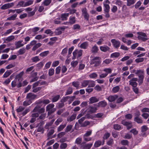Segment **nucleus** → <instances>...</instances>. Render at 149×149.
Wrapping results in <instances>:
<instances>
[{"label":"nucleus","instance_id":"603ef678","mask_svg":"<svg viewBox=\"0 0 149 149\" xmlns=\"http://www.w3.org/2000/svg\"><path fill=\"white\" fill-rule=\"evenodd\" d=\"M78 52V50L77 49L75 50L73 52V57L72 58V59H74L76 58L77 53Z\"/></svg>","mask_w":149,"mask_h":149},{"label":"nucleus","instance_id":"5701e85b","mask_svg":"<svg viewBox=\"0 0 149 149\" xmlns=\"http://www.w3.org/2000/svg\"><path fill=\"white\" fill-rule=\"evenodd\" d=\"M104 6L105 7V8L104 9V12H109L110 7L109 5L106 3H104Z\"/></svg>","mask_w":149,"mask_h":149},{"label":"nucleus","instance_id":"9d476101","mask_svg":"<svg viewBox=\"0 0 149 149\" xmlns=\"http://www.w3.org/2000/svg\"><path fill=\"white\" fill-rule=\"evenodd\" d=\"M37 95L32 93H28L26 96V98L30 99V100H34L36 97Z\"/></svg>","mask_w":149,"mask_h":149},{"label":"nucleus","instance_id":"aec40b11","mask_svg":"<svg viewBox=\"0 0 149 149\" xmlns=\"http://www.w3.org/2000/svg\"><path fill=\"white\" fill-rule=\"evenodd\" d=\"M22 41H19L15 43L16 48L17 49L23 46L24 44H22Z\"/></svg>","mask_w":149,"mask_h":149},{"label":"nucleus","instance_id":"4be33fe9","mask_svg":"<svg viewBox=\"0 0 149 149\" xmlns=\"http://www.w3.org/2000/svg\"><path fill=\"white\" fill-rule=\"evenodd\" d=\"M127 1V5L128 6L133 5L136 2V0H126Z\"/></svg>","mask_w":149,"mask_h":149},{"label":"nucleus","instance_id":"a211bd4d","mask_svg":"<svg viewBox=\"0 0 149 149\" xmlns=\"http://www.w3.org/2000/svg\"><path fill=\"white\" fill-rule=\"evenodd\" d=\"M75 17V16L72 17H70L69 18V22L70 23V25H72L76 22Z\"/></svg>","mask_w":149,"mask_h":149},{"label":"nucleus","instance_id":"473e14b6","mask_svg":"<svg viewBox=\"0 0 149 149\" xmlns=\"http://www.w3.org/2000/svg\"><path fill=\"white\" fill-rule=\"evenodd\" d=\"M120 89V87L118 86H117L113 87L112 89L113 92L115 93L118 91Z\"/></svg>","mask_w":149,"mask_h":149},{"label":"nucleus","instance_id":"de8ad7c7","mask_svg":"<svg viewBox=\"0 0 149 149\" xmlns=\"http://www.w3.org/2000/svg\"><path fill=\"white\" fill-rule=\"evenodd\" d=\"M19 55H22L24 54L25 52V50L24 48L20 49L18 51Z\"/></svg>","mask_w":149,"mask_h":149},{"label":"nucleus","instance_id":"f3484780","mask_svg":"<svg viewBox=\"0 0 149 149\" xmlns=\"http://www.w3.org/2000/svg\"><path fill=\"white\" fill-rule=\"evenodd\" d=\"M100 49L101 51L106 52L107 51H109L110 48L107 46H101L100 47Z\"/></svg>","mask_w":149,"mask_h":149},{"label":"nucleus","instance_id":"58836bf2","mask_svg":"<svg viewBox=\"0 0 149 149\" xmlns=\"http://www.w3.org/2000/svg\"><path fill=\"white\" fill-rule=\"evenodd\" d=\"M90 122L86 120L84 121L83 123H82L81 125V127H85L90 124Z\"/></svg>","mask_w":149,"mask_h":149},{"label":"nucleus","instance_id":"bf43d9fd","mask_svg":"<svg viewBox=\"0 0 149 149\" xmlns=\"http://www.w3.org/2000/svg\"><path fill=\"white\" fill-rule=\"evenodd\" d=\"M129 141L126 140H123L121 141V143L124 146H126L128 145Z\"/></svg>","mask_w":149,"mask_h":149},{"label":"nucleus","instance_id":"bb28decb","mask_svg":"<svg viewBox=\"0 0 149 149\" xmlns=\"http://www.w3.org/2000/svg\"><path fill=\"white\" fill-rule=\"evenodd\" d=\"M88 87H94L95 85V82L93 81L88 80Z\"/></svg>","mask_w":149,"mask_h":149},{"label":"nucleus","instance_id":"c03bdc74","mask_svg":"<svg viewBox=\"0 0 149 149\" xmlns=\"http://www.w3.org/2000/svg\"><path fill=\"white\" fill-rule=\"evenodd\" d=\"M65 126V125H60L57 129V131L59 132L61 131Z\"/></svg>","mask_w":149,"mask_h":149},{"label":"nucleus","instance_id":"c9c22d12","mask_svg":"<svg viewBox=\"0 0 149 149\" xmlns=\"http://www.w3.org/2000/svg\"><path fill=\"white\" fill-rule=\"evenodd\" d=\"M102 144V141H101L98 140L96 141L94 144V146L96 148H97L99 147Z\"/></svg>","mask_w":149,"mask_h":149},{"label":"nucleus","instance_id":"2f4dec72","mask_svg":"<svg viewBox=\"0 0 149 149\" xmlns=\"http://www.w3.org/2000/svg\"><path fill=\"white\" fill-rule=\"evenodd\" d=\"M88 45L87 42H84L80 45V47L82 49H86L88 47Z\"/></svg>","mask_w":149,"mask_h":149},{"label":"nucleus","instance_id":"5fc2aeb1","mask_svg":"<svg viewBox=\"0 0 149 149\" xmlns=\"http://www.w3.org/2000/svg\"><path fill=\"white\" fill-rule=\"evenodd\" d=\"M54 70L53 68H50L49 70L48 74L50 76H52L53 75L54 73Z\"/></svg>","mask_w":149,"mask_h":149},{"label":"nucleus","instance_id":"9b49d317","mask_svg":"<svg viewBox=\"0 0 149 149\" xmlns=\"http://www.w3.org/2000/svg\"><path fill=\"white\" fill-rule=\"evenodd\" d=\"M36 105L33 110V112H37L42 107L41 104L38 103V101L36 102Z\"/></svg>","mask_w":149,"mask_h":149},{"label":"nucleus","instance_id":"393cba45","mask_svg":"<svg viewBox=\"0 0 149 149\" xmlns=\"http://www.w3.org/2000/svg\"><path fill=\"white\" fill-rule=\"evenodd\" d=\"M95 106V107L93 106H90L89 107V108L90 109V111L92 113H95L97 110V107L96 106Z\"/></svg>","mask_w":149,"mask_h":149},{"label":"nucleus","instance_id":"b1692460","mask_svg":"<svg viewBox=\"0 0 149 149\" xmlns=\"http://www.w3.org/2000/svg\"><path fill=\"white\" fill-rule=\"evenodd\" d=\"M42 45V44L40 43L36 44L33 47L32 49L33 51H35L38 48L40 47Z\"/></svg>","mask_w":149,"mask_h":149},{"label":"nucleus","instance_id":"79ce46f5","mask_svg":"<svg viewBox=\"0 0 149 149\" xmlns=\"http://www.w3.org/2000/svg\"><path fill=\"white\" fill-rule=\"evenodd\" d=\"M113 127L115 130H120L121 128V126L118 124H114Z\"/></svg>","mask_w":149,"mask_h":149},{"label":"nucleus","instance_id":"774afa93","mask_svg":"<svg viewBox=\"0 0 149 149\" xmlns=\"http://www.w3.org/2000/svg\"><path fill=\"white\" fill-rule=\"evenodd\" d=\"M97 76V74L95 72H93L91 74L89 75V77L91 78H94Z\"/></svg>","mask_w":149,"mask_h":149},{"label":"nucleus","instance_id":"c756f323","mask_svg":"<svg viewBox=\"0 0 149 149\" xmlns=\"http://www.w3.org/2000/svg\"><path fill=\"white\" fill-rule=\"evenodd\" d=\"M120 54L119 52H115L112 53L111 55V58H117L120 56Z\"/></svg>","mask_w":149,"mask_h":149},{"label":"nucleus","instance_id":"f704fd0d","mask_svg":"<svg viewBox=\"0 0 149 149\" xmlns=\"http://www.w3.org/2000/svg\"><path fill=\"white\" fill-rule=\"evenodd\" d=\"M17 14H15L13 15H12L11 16L8 17L7 18V20H15L16 17H17Z\"/></svg>","mask_w":149,"mask_h":149},{"label":"nucleus","instance_id":"6e6552de","mask_svg":"<svg viewBox=\"0 0 149 149\" xmlns=\"http://www.w3.org/2000/svg\"><path fill=\"white\" fill-rule=\"evenodd\" d=\"M14 5V3L12 2L4 4L1 8L2 10H5L12 7Z\"/></svg>","mask_w":149,"mask_h":149},{"label":"nucleus","instance_id":"20e7f679","mask_svg":"<svg viewBox=\"0 0 149 149\" xmlns=\"http://www.w3.org/2000/svg\"><path fill=\"white\" fill-rule=\"evenodd\" d=\"M143 71H141V70H137L136 72V74H138L139 77L138 82L139 84H142L143 82V80L144 77L143 74Z\"/></svg>","mask_w":149,"mask_h":149},{"label":"nucleus","instance_id":"1a4fd4ad","mask_svg":"<svg viewBox=\"0 0 149 149\" xmlns=\"http://www.w3.org/2000/svg\"><path fill=\"white\" fill-rule=\"evenodd\" d=\"M89 100V104H90L98 102L99 100V98H97L96 96L92 97L90 98Z\"/></svg>","mask_w":149,"mask_h":149},{"label":"nucleus","instance_id":"c85d7f7f","mask_svg":"<svg viewBox=\"0 0 149 149\" xmlns=\"http://www.w3.org/2000/svg\"><path fill=\"white\" fill-rule=\"evenodd\" d=\"M24 72L23 71H22L16 76L15 79H18V81H19L20 78L22 77L23 75L24 74Z\"/></svg>","mask_w":149,"mask_h":149},{"label":"nucleus","instance_id":"72a5a7b5","mask_svg":"<svg viewBox=\"0 0 149 149\" xmlns=\"http://www.w3.org/2000/svg\"><path fill=\"white\" fill-rule=\"evenodd\" d=\"M31 60L33 62H36L40 60V59L39 58L38 56H35L31 58Z\"/></svg>","mask_w":149,"mask_h":149},{"label":"nucleus","instance_id":"864d4df0","mask_svg":"<svg viewBox=\"0 0 149 149\" xmlns=\"http://www.w3.org/2000/svg\"><path fill=\"white\" fill-rule=\"evenodd\" d=\"M65 134V132H61L57 135V138H61Z\"/></svg>","mask_w":149,"mask_h":149},{"label":"nucleus","instance_id":"f03ea898","mask_svg":"<svg viewBox=\"0 0 149 149\" xmlns=\"http://www.w3.org/2000/svg\"><path fill=\"white\" fill-rule=\"evenodd\" d=\"M101 58L100 57L96 56L92 59L90 61V64H94L95 67L99 66L101 63Z\"/></svg>","mask_w":149,"mask_h":149},{"label":"nucleus","instance_id":"49530a36","mask_svg":"<svg viewBox=\"0 0 149 149\" xmlns=\"http://www.w3.org/2000/svg\"><path fill=\"white\" fill-rule=\"evenodd\" d=\"M113 143V140L112 139L110 138L109 139L107 142V144L109 146H111Z\"/></svg>","mask_w":149,"mask_h":149},{"label":"nucleus","instance_id":"dca6fc26","mask_svg":"<svg viewBox=\"0 0 149 149\" xmlns=\"http://www.w3.org/2000/svg\"><path fill=\"white\" fill-rule=\"evenodd\" d=\"M13 71L11 70H7L4 74L3 77V78H6L8 77L12 73Z\"/></svg>","mask_w":149,"mask_h":149},{"label":"nucleus","instance_id":"cd10ccee","mask_svg":"<svg viewBox=\"0 0 149 149\" xmlns=\"http://www.w3.org/2000/svg\"><path fill=\"white\" fill-rule=\"evenodd\" d=\"M33 2V1L32 0H29L24 3L23 6L26 7L32 4Z\"/></svg>","mask_w":149,"mask_h":149},{"label":"nucleus","instance_id":"0eeeda50","mask_svg":"<svg viewBox=\"0 0 149 149\" xmlns=\"http://www.w3.org/2000/svg\"><path fill=\"white\" fill-rule=\"evenodd\" d=\"M113 46L116 48H118L120 45V42L119 41L116 40L115 39H112L111 40Z\"/></svg>","mask_w":149,"mask_h":149},{"label":"nucleus","instance_id":"37998d69","mask_svg":"<svg viewBox=\"0 0 149 149\" xmlns=\"http://www.w3.org/2000/svg\"><path fill=\"white\" fill-rule=\"evenodd\" d=\"M72 89L71 87H69L66 91L65 95H68L71 94L72 93Z\"/></svg>","mask_w":149,"mask_h":149},{"label":"nucleus","instance_id":"39448f33","mask_svg":"<svg viewBox=\"0 0 149 149\" xmlns=\"http://www.w3.org/2000/svg\"><path fill=\"white\" fill-rule=\"evenodd\" d=\"M94 105L98 108L99 107L104 108L107 105V103L105 100H104L99 102L97 104H94Z\"/></svg>","mask_w":149,"mask_h":149},{"label":"nucleus","instance_id":"e433bc0d","mask_svg":"<svg viewBox=\"0 0 149 149\" xmlns=\"http://www.w3.org/2000/svg\"><path fill=\"white\" fill-rule=\"evenodd\" d=\"M131 123L130 121L127 122L125 120H123L121 121L122 124L126 126L130 125V123Z\"/></svg>","mask_w":149,"mask_h":149},{"label":"nucleus","instance_id":"6ab92c4d","mask_svg":"<svg viewBox=\"0 0 149 149\" xmlns=\"http://www.w3.org/2000/svg\"><path fill=\"white\" fill-rule=\"evenodd\" d=\"M69 15V13H64L61 14V18L62 20H67V17Z\"/></svg>","mask_w":149,"mask_h":149},{"label":"nucleus","instance_id":"f257e3e1","mask_svg":"<svg viewBox=\"0 0 149 149\" xmlns=\"http://www.w3.org/2000/svg\"><path fill=\"white\" fill-rule=\"evenodd\" d=\"M54 105L53 104H50L46 107V111H48V116L54 113L56 110V108H54Z\"/></svg>","mask_w":149,"mask_h":149},{"label":"nucleus","instance_id":"a18cd8bd","mask_svg":"<svg viewBox=\"0 0 149 149\" xmlns=\"http://www.w3.org/2000/svg\"><path fill=\"white\" fill-rule=\"evenodd\" d=\"M52 0H45L43 2L44 6H48L51 2Z\"/></svg>","mask_w":149,"mask_h":149},{"label":"nucleus","instance_id":"3c124183","mask_svg":"<svg viewBox=\"0 0 149 149\" xmlns=\"http://www.w3.org/2000/svg\"><path fill=\"white\" fill-rule=\"evenodd\" d=\"M49 53V51H44L43 52L41 53L40 54V56L42 57H44L46 56Z\"/></svg>","mask_w":149,"mask_h":149},{"label":"nucleus","instance_id":"f8f14e48","mask_svg":"<svg viewBox=\"0 0 149 149\" xmlns=\"http://www.w3.org/2000/svg\"><path fill=\"white\" fill-rule=\"evenodd\" d=\"M118 97L117 95H110L107 98L108 100L111 102L114 101Z\"/></svg>","mask_w":149,"mask_h":149},{"label":"nucleus","instance_id":"6e6d98bb","mask_svg":"<svg viewBox=\"0 0 149 149\" xmlns=\"http://www.w3.org/2000/svg\"><path fill=\"white\" fill-rule=\"evenodd\" d=\"M129 82V84L132 86L133 87H136L137 86V83L135 81L133 82L130 81Z\"/></svg>","mask_w":149,"mask_h":149},{"label":"nucleus","instance_id":"69168bd1","mask_svg":"<svg viewBox=\"0 0 149 149\" xmlns=\"http://www.w3.org/2000/svg\"><path fill=\"white\" fill-rule=\"evenodd\" d=\"M25 108L20 106L17 109L16 111L17 113H19L22 111Z\"/></svg>","mask_w":149,"mask_h":149},{"label":"nucleus","instance_id":"09e8293b","mask_svg":"<svg viewBox=\"0 0 149 149\" xmlns=\"http://www.w3.org/2000/svg\"><path fill=\"white\" fill-rule=\"evenodd\" d=\"M32 88L33 89V90L32 91L34 93H36L38 91H40L42 88V87H35Z\"/></svg>","mask_w":149,"mask_h":149},{"label":"nucleus","instance_id":"338daca9","mask_svg":"<svg viewBox=\"0 0 149 149\" xmlns=\"http://www.w3.org/2000/svg\"><path fill=\"white\" fill-rule=\"evenodd\" d=\"M144 59L143 58H136L135 60V61L137 63L142 62L143 61Z\"/></svg>","mask_w":149,"mask_h":149},{"label":"nucleus","instance_id":"ddd939ff","mask_svg":"<svg viewBox=\"0 0 149 149\" xmlns=\"http://www.w3.org/2000/svg\"><path fill=\"white\" fill-rule=\"evenodd\" d=\"M38 104H41L42 103L45 105L49 104L50 101L48 99L39 100L38 101Z\"/></svg>","mask_w":149,"mask_h":149},{"label":"nucleus","instance_id":"423d86ee","mask_svg":"<svg viewBox=\"0 0 149 149\" xmlns=\"http://www.w3.org/2000/svg\"><path fill=\"white\" fill-rule=\"evenodd\" d=\"M43 122H41L39 123L36 127H38L37 130V131L38 132H41L42 134L44 133V130L43 127Z\"/></svg>","mask_w":149,"mask_h":149},{"label":"nucleus","instance_id":"ea45409f","mask_svg":"<svg viewBox=\"0 0 149 149\" xmlns=\"http://www.w3.org/2000/svg\"><path fill=\"white\" fill-rule=\"evenodd\" d=\"M67 147V144L65 143H62L61 144L60 147L61 149H65Z\"/></svg>","mask_w":149,"mask_h":149},{"label":"nucleus","instance_id":"0e129e2a","mask_svg":"<svg viewBox=\"0 0 149 149\" xmlns=\"http://www.w3.org/2000/svg\"><path fill=\"white\" fill-rule=\"evenodd\" d=\"M78 62L77 61H72L71 63V65L74 68H75L78 64Z\"/></svg>","mask_w":149,"mask_h":149},{"label":"nucleus","instance_id":"680f3d73","mask_svg":"<svg viewBox=\"0 0 149 149\" xmlns=\"http://www.w3.org/2000/svg\"><path fill=\"white\" fill-rule=\"evenodd\" d=\"M72 126L71 125H68L66 127V128L65 130V132H68L70 131L72 128Z\"/></svg>","mask_w":149,"mask_h":149},{"label":"nucleus","instance_id":"7c9ffc66","mask_svg":"<svg viewBox=\"0 0 149 149\" xmlns=\"http://www.w3.org/2000/svg\"><path fill=\"white\" fill-rule=\"evenodd\" d=\"M93 145L92 143H88L84 145L83 148L84 149H90Z\"/></svg>","mask_w":149,"mask_h":149},{"label":"nucleus","instance_id":"412c9836","mask_svg":"<svg viewBox=\"0 0 149 149\" xmlns=\"http://www.w3.org/2000/svg\"><path fill=\"white\" fill-rule=\"evenodd\" d=\"M76 116V114H73L70 117H68L67 118V120L68 121H72L75 119Z\"/></svg>","mask_w":149,"mask_h":149},{"label":"nucleus","instance_id":"e2e57ef3","mask_svg":"<svg viewBox=\"0 0 149 149\" xmlns=\"http://www.w3.org/2000/svg\"><path fill=\"white\" fill-rule=\"evenodd\" d=\"M44 64L42 62H41L36 65V67L39 69H41L43 66Z\"/></svg>","mask_w":149,"mask_h":149},{"label":"nucleus","instance_id":"a19ab883","mask_svg":"<svg viewBox=\"0 0 149 149\" xmlns=\"http://www.w3.org/2000/svg\"><path fill=\"white\" fill-rule=\"evenodd\" d=\"M60 98V95H57L54 97L52 99L53 102H56Z\"/></svg>","mask_w":149,"mask_h":149},{"label":"nucleus","instance_id":"4d7b16f0","mask_svg":"<svg viewBox=\"0 0 149 149\" xmlns=\"http://www.w3.org/2000/svg\"><path fill=\"white\" fill-rule=\"evenodd\" d=\"M68 51V48L67 47L63 49L61 52V54L63 55V56H65V55L67 53Z\"/></svg>","mask_w":149,"mask_h":149},{"label":"nucleus","instance_id":"4468645a","mask_svg":"<svg viewBox=\"0 0 149 149\" xmlns=\"http://www.w3.org/2000/svg\"><path fill=\"white\" fill-rule=\"evenodd\" d=\"M134 121L138 124H141L143 123V121L141 117H134Z\"/></svg>","mask_w":149,"mask_h":149},{"label":"nucleus","instance_id":"2eb2a0df","mask_svg":"<svg viewBox=\"0 0 149 149\" xmlns=\"http://www.w3.org/2000/svg\"><path fill=\"white\" fill-rule=\"evenodd\" d=\"M98 50V47L95 45L92 47L91 51L92 53L95 54L97 53Z\"/></svg>","mask_w":149,"mask_h":149},{"label":"nucleus","instance_id":"052dcab7","mask_svg":"<svg viewBox=\"0 0 149 149\" xmlns=\"http://www.w3.org/2000/svg\"><path fill=\"white\" fill-rule=\"evenodd\" d=\"M72 28L74 30H79L80 29V26L78 24H76L73 26Z\"/></svg>","mask_w":149,"mask_h":149},{"label":"nucleus","instance_id":"7ed1b4c3","mask_svg":"<svg viewBox=\"0 0 149 149\" xmlns=\"http://www.w3.org/2000/svg\"><path fill=\"white\" fill-rule=\"evenodd\" d=\"M138 36L137 38L139 40H141L142 41H145L148 40L147 36L145 33L142 32H138L137 33Z\"/></svg>","mask_w":149,"mask_h":149},{"label":"nucleus","instance_id":"13d9d810","mask_svg":"<svg viewBox=\"0 0 149 149\" xmlns=\"http://www.w3.org/2000/svg\"><path fill=\"white\" fill-rule=\"evenodd\" d=\"M70 96H67L65 97H63L61 100V102H62L64 103L67 101L68 99L70 98Z\"/></svg>","mask_w":149,"mask_h":149},{"label":"nucleus","instance_id":"a878e982","mask_svg":"<svg viewBox=\"0 0 149 149\" xmlns=\"http://www.w3.org/2000/svg\"><path fill=\"white\" fill-rule=\"evenodd\" d=\"M88 80H84L81 83V86L82 87H85L88 85Z\"/></svg>","mask_w":149,"mask_h":149},{"label":"nucleus","instance_id":"4c0bfd02","mask_svg":"<svg viewBox=\"0 0 149 149\" xmlns=\"http://www.w3.org/2000/svg\"><path fill=\"white\" fill-rule=\"evenodd\" d=\"M32 102L31 100H28L25 101L23 102V105L24 106H26L29 105Z\"/></svg>","mask_w":149,"mask_h":149},{"label":"nucleus","instance_id":"8fccbe9b","mask_svg":"<svg viewBox=\"0 0 149 149\" xmlns=\"http://www.w3.org/2000/svg\"><path fill=\"white\" fill-rule=\"evenodd\" d=\"M110 134L109 133L106 132L104 135L103 137V139H107L110 137Z\"/></svg>","mask_w":149,"mask_h":149}]
</instances>
